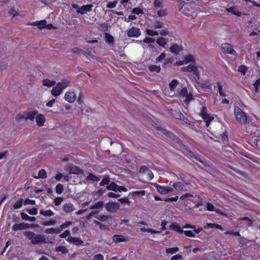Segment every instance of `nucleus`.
I'll use <instances>...</instances> for the list:
<instances>
[{"mask_svg": "<svg viewBox=\"0 0 260 260\" xmlns=\"http://www.w3.org/2000/svg\"><path fill=\"white\" fill-rule=\"evenodd\" d=\"M24 235L30 240L32 244L37 245L46 243V238L43 235L35 234L32 231H25Z\"/></svg>", "mask_w": 260, "mask_h": 260, "instance_id": "obj_1", "label": "nucleus"}, {"mask_svg": "<svg viewBox=\"0 0 260 260\" xmlns=\"http://www.w3.org/2000/svg\"><path fill=\"white\" fill-rule=\"evenodd\" d=\"M70 83V82L66 79L62 80L53 87L51 94L55 97H57L62 93L64 89L69 86Z\"/></svg>", "mask_w": 260, "mask_h": 260, "instance_id": "obj_2", "label": "nucleus"}, {"mask_svg": "<svg viewBox=\"0 0 260 260\" xmlns=\"http://www.w3.org/2000/svg\"><path fill=\"white\" fill-rule=\"evenodd\" d=\"M234 114L236 120L241 124H246L247 122V115L241 108L235 107Z\"/></svg>", "mask_w": 260, "mask_h": 260, "instance_id": "obj_3", "label": "nucleus"}, {"mask_svg": "<svg viewBox=\"0 0 260 260\" xmlns=\"http://www.w3.org/2000/svg\"><path fill=\"white\" fill-rule=\"evenodd\" d=\"M181 71L184 72H192L197 79L200 78V72L198 68L193 64H190L186 67H182Z\"/></svg>", "mask_w": 260, "mask_h": 260, "instance_id": "obj_4", "label": "nucleus"}, {"mask_svg": "<svg viewBox=\"0 0 260 260\" xmlns=\"http://www.w3.org/2000/svg\"><path fill=\"white\" fill-rule=\"evenodd\" d=\"M161 132L166 137L170 138L171 140L174 141L179 145H183L182 141L178 137L166 128H164L163 129H162Z\"/></svg>", "mask_w": 260, "mask_h": 260, "instance_id": "obj_5", "label": "nucleus"}, {"mask_svg": "<svg viewBox=\"0 0 260 260\" xmlns=\"http://www.w3.org/2000/svg\"><path fill=\"white\" fill-rule=\"evenodd\" d=\"M221 50L223 53L236 56L237 53L233 49L231 44L229 43H222L221 45Z\"/></svg>", "mask_w": 260, "mask_h": 260, "instance_id": "obj_6", "label": "nucleus"}, {"mask_svg": "<svg viewBox=\"0 0 260 260\" xmlns=\"http://www.w3.org/2000/svg\"><path fill=\"white\" fill-rule=\"evenodd\" d=\"M38 225L29 224L26 223L22 222L20 223L14 224L12 228V230L13 231H17L19 230H23L29 229L30 227L35 228L37 227Z\"/></svg>", "mask_w": 260, "mask_h": 260, "instance_id": "obj_7", "label": "nucleus"}, {"mask_svg": "<svg viewBox=\"0 0 260 260\" xmlns=\"http://www.w3.org/2000/svg\"><path fill=\"white\" fill-rule=\"evenodd\" d=\"M141 34L140 29L136 27H132L127 31V35L130 38H138Z\"/></svg>", "mask_w": 260, "mask_h": 260, "instance_id": "obj_8", "label": "nucleus"}, {"mask_svg": "<svg viewBox=\"0 0 260 260\" xmlns=\"http://www.w3.org/2000/svg\"><path fill=\"white\" fill-rule=\"evenodd\" d=\"M155 187L157 191L161 194H166L168 193L172 192L173 189L169 186H163L156 184Z\"/></svg>", "mask_w": 260, "mask_h": 260, "instance_id": "obj_9", "label": "nucleus"}, {"mask_svg": "<svg viewBox=\"0 0 260 260\" xmlns=\"http://www.w3.org/2000/svg\"><path fill=\"white\" fill-rule=\"evenodd\" d=\"M68 171L70 174L79 175L83 173V171L79 167L70 165L67 168Z\"/></svg>", "mask_w": 260, "mask_h": 260, "instance_id": "obj_10", "label": "nucleus"}, {"mask_svg": "<svg viewBox=\"0 0 260 260\" xmlns=\"http://www.w3.org/2000/svg\"><path fill=\"white\" fill-rule=\"evenodd\" d=\"M76 98V94L73 91H68L64 94V99L70 103H74Z\"/></svg>", "mask_w": 260, "mask_h": 260, "instance_id": "obj_11", "label": "nucleus"}, {"mask_svg": "<svg viewBox=\"0 0 260 260\" xmlns=\"http://www.w3.org/2000/svg\"><path fill=\"white\" fill-rule=\"evenodd\" d=\"M106 210L110 212H114L118 208V205L116 202H109L105 205Z\"/></svg>", "mask_w": 260, "mask_h": 260, "instance_id": "obj_12", "label": "nucleus"}, {"mask_svg": "<svg viewBox=\"0 0 260 260\" xmlns=\"http://www.w3.org/2000/svg\"><path fill=\"white\" fill-rule=\"evenodd\" d=\"M170 51L172 53L175 55H178L182 51V47L176 43L173 44L170 48Z\"/></svg>", "mask_w": 260, "mask_h": 260, "instance_id": "obj_13", "label": "nucleus"}, {"mask_svg": "<svg viewBox=\"0 0 260 260\" xmlns=\"http://www.w3.org/2000/svg\"><path fill=\"white\" fill-rule=\"evenodd\" d=\"M35 118L37 124L39 126H42L44 125L46 121V118L43 114L38 113Z\"/></svg>", "mask_w": 260, "mask_h": 260, "instance_id": "obj_14", "label": "nucleus"}, {"mask_svg": "<svg viewBox=\"0 0 260 260\" xmlns=\"http://www.w3.org/2000/svg\"><path fill=\"white\" fill-rule=\"evenodd\" d=\"M93 6L92 4H88L83 5L81 7L80 10H78L77 12L81 14L86 13L87 12H90L92 10Z\"/></svg>", "mask_w": 260, "mask_h": 260, "instance_id": "obj_15", "label": "nucleus"}, {"mask_svg": "<svg viewBox=\"0 0 260 260\" xmlns=\"http://www.w3.org/2000/svg\"><path fill=\"white\" fill-rule=\"evenodd\" d=\"M66 240L69 243L74 244L76 246H79L83 243V241L80 239L71 236L68 237Z\"/></svg>", "mask_w": 260, "mask_h": 260, "instance_id": "obj_16", "label": "nucleus"}, {"mask_svg": "<svg viewBox=\"0 0 260 260\" xmlns=\"http://www.w3.org/2000/svg\"><path fill=\"white\" fill-rule=\"evenodd\" d=\"M169 228L171 230L177 232L180 234H182L183 232L180 225L177 222H172L170 224Z\"/></svg>", "mask_w": 260, "mask_h": 260, "instance_id": "obj_17", "label": "nucleus"}, {"mask_svg": "<svg viewBox=\"0 0 260 260\" xmlns=\"http://www.w3.org/2000/svg\"><path fill=\"white\" fill-rule=\"evenodd\" d=\"M105 40L106 42L111 46L114 44V38L113 36L107 32L105 33Z\"/></svg>", "mask_w": 260, "mask_h": 260, "instance_id": "obj_18", "label": "nucleus"}, {"mask_svg": "<svg viewBox=\"0 0 260 260\" xmlns=\"http://www.w3.org/2000/svg\"><path fill=\"white\" fill-rule=\"evenodd\" d=\"M62 209L66 213H70L75 209L74 206L71 203H67L63 204Z\"/></svg>", "mask_w": 260, "mask_h": 260, "instance_id": "obj_19", "label": "nucleus"}, {"mask_svg": "<svg viewBox=\"0 0 260 260\" xmlns=\"http://www.w3.org/2000/svg\"><path fill=\"white\" fill-rule=\"evenodd\" d=\"M38 111L37 110H34L31 112H27L26 113L25 119L26 120H30L31 121H34L36 116L38 114Z\"/></svg>", "mask_w": 260, "mask_h": 260, "instance_id": "obj_20", "label": "nucleus"}, {"mask_svg": "<svg viewBox=\"0 0 260 260\" xmlns=\"http://www.w3.org/2000/svg\"><path fill=\"white\" fill-rule=\"evenodd\" d=\"M113 240L116 243L120 242H127L128 239L123 235H115L113 237Z\"/></svg>", "mask_w": 260, "mask_h": 260, "instance_id": "obj_21", "label": "nucleus"}, {"mask_svg": "<svg viewBox=\"0 0 260 260\" xmlns=\"http://www.w3.org/2000/svg\"><path fill=\"white\" fill-rule=\"evenodd\" d=\"M204 229H216L220 230H223V229L221 225L214 223H207L204 226Z\"/></svg>", "mask_w": 260, "mask_h": 260, "instance_id": "obj_22", "label": "nucleus"}, {"mask_svg": "<svg viewBox=\"0 0 260 260\" xmlns=\"http://www.w3.org/2000/svg\"><path fill=\"white\" fill-rule=\"evenodd\" d=\"M32 176L35 179H39V178L45 179L47 178V173H46V171H45V170L42 169H41L39 171L38 176L34 175Z\"/></svg>", "mask_w": 260, "mask_h": 260, "instance_id": "obj_23", "label": "nucleus"}, {"mask_svg": "<svg viewBox=\"0 0 260 260\" xmlns=\"http://www.w3.org/2000/svg\"><path fill=\"white\" fill-rule=\"evenodd\" d=\"M201 117L205 122L207 127L209 126L210 122L214 119V117L210 116L209 114L203 115Z\"/></svg>", "mask_w": 260, "mask_h": 260, "instance_id": "obj_24", "label": "nucleus"}, {"mask_svg": "<svg viewBox=\"0 0 260 260\" xmlns=\"http://www.w3.org/2000/svg\"><path fill=\"white\" fill-rule=\"evenodd\" d=\"M20 215L22 219L26 221L34 222L36 220V218L35 217L29 216L24 212H21L20 213Z\"/></svg>", "mask_w": 260, "mask_h": 260, "instance_id": "obj_25", "label": "nucleus"}, {"mask_svg": "<svg viewBox=\"0 0 260 260\" xmlns=\"http://www.w3.org/2000/svg\"><path fill=\"white\" fill-rule=\"evenodd\" d=\"M168 40L165 38L160 37L156 40V43L160 46L165 47L167 44Z\"/></svg>", "mask_w": 260, "mask_h": 260, "instance_id": "obj_26", "label": "nucleus"}, {"mask_svg": "<svg viewBox=\"0 0 260 260\" xmlns=\"http://www.w3.org/2000/svg\"><path fill=\"white\" fill-rule=\"evenodd\" d=\"M146 194V191L145 190H140V191H134L129 192L128 196H130L131 195L132 196V197H134L135 196L137 197H142L144 196Z\"/></svg>", "mask_w": 260, "mask_h": 260, "instance_id": "obj_27", "label": "nucleus"}, {"mask_svg": "<svg viewBox=\"0 0 260 260\" xmlns=\"http://www.w3.org/2000/svg\"><path fill=\"white\" fill-rule=\"evenodd\" d=\"M104 206V204L103 201H98L94 205L90 206L89 209L91 210L102 209Z\"/></svg>", "mask_w": 260, "mask_h": 260, "instance_id": "obj_28", "label": "nucleus"}, {"mask_svg": "<svg viewBox=\"0 0 260 260\" xmlns=\"http://www.w3.org/2000/svg\"><path fill=\"white\" fill-rule=\"evenodd\" d=\"M45 233L47 234H53L54 233L59 234L61 233V230H59V228L54 229L51 228L46 229Z\"/></svg>", "mask_w": 260, "mask_h": 260, "instance_id": "obj_29", "label": "nucleus"}, {"mask_svg": "<svg viewBox=\"0 0 260 260\" xmlns=\"http://www.w3.org/2000/svg\"><path fill=\"white\" fill-rule=\"evenodd\" d=\"M55 81L53 80H50L48 79H45L43 81V85L44 86L51 87L55 85Z\"/></svg>", "mask_w": 260, "mask_h": 260, "instance_id": "obj_30", "label": "nucleus"}, {"mask_svg": "<svg viewBox=\"0 0 260 260\" xmlns=\"http://www.w3.org/2000/svg\"><path fill=\"white\" fill-rule=\"evenodd\" d=\"M40 214L44 216L50 217L54 215V212L51 210H41L40 211Z\"/></svg>", "mask_w": 260, "mask_h": 260, "instance_id": "obj_31", "label": "nucleus"}, {"mask_svg": "<svg viewBox=\"0 0 260 260\" xmlns=\"http://www.w3.org/2000/svg\"><path fill=\"white\" fill-rule=\"evenodd\" d=\"M118 186V185L116 183H115L114 182H112L106 186V188L109 190L117 191Z\"/></svg>", "mask_w": 260, "mask_h": 260, "instance_id": "obj_32", "label": "nucleus"}, {"mask_svg": "<svg viewBox=\"0 0 260 260\" xmlns=\"http://www.w3.org/2000/svg\"><path fill=\"white\" fill-rule=\"evenodd\" d=\"M228 167L232 169V170H233L234 171H235V172H236L237 173L242 175V176L244 177H246L247 176V173L243 171H241V170H240L230 165H229L228 166Z\"/></svg>", "mask_w": 260, "mask_h": 260, "instance_id": "obj_33", "label": "nucleus"}, {"mask_svg": "<svg viewBox=\"0 0 260 260\" xmlns=\"http://www.w3.org/2000/svg\"><path fill=\"white\" fill-rule=\"evenodd\" d=\"M86 180H89V181L98 182L100 180V178L99 177L94 175L93 174L90 173L87 176Z\"/></svg>", "mask_w": 260, "mask_h": 260, "instance_id": "obj_34", "label": "nucleus"}, {"mask_svg": "<svg viewBox=\"0 0 260 260\" xmlns=\"http://www.w3.org/2000/svg\"><path fill=\"white\" fill-rule=\"evenodd\" d=\"M94 217L98 219L99 221L104 222L107 220L108 219L111 218V216L106 215H96L94 216Z\"/></svg>", "mask_w": 260, "mask_h": 260, "instance_id": "obj_35", "label": "nucleus"}, {"mask_svg": "<svg viewBox=\"0 0 260 260\" xmlns=\"http://www.w3.org/2000/svg\"><path fill=\"white\" fill-rule=\"evenodd\" d=\"M148 69L150 72H155L157 73H159L161 70L160 66L157 65L149 66Z\"/></svg>", "mask_w": 260, "mask_h": 260, "instance_id": "obj_36", "label": "nucleus"}, {"mask_svg": "<svg viewBox=\"0 0 260 260\" xmlns=\"http://www.w3.org/2000/svg\"><path fill=\"white\" fill-rule=\"evenodd\" d=\"M23 203V199L22 198H21L17 201L16 203L14 204L13 205V208L14 209H20Z\"/></svg>", "mask_w": 260, "mask_h": 260, "instance_id": "obj_37", "label": "nucleus"}, {"mask_svg": "<svg viewBox=\"0 0 260 260\" xmlns=\"http://www.w3.org/2000/svg\"><path fill=\"white\" fill-rule=\"evenodd\" d=\"M56 252H61L62 254H66L68 252V249L64 246H59L56 247Z\"/></svg>", "mask_w": 260, "mask_h": 260, "instance_id": "obj_38", "label": "nucleus"}, {"mask_svg": "<svg viewBox=\"0 0 260 260\" xmlns=\"http://www.w3.org/2000/svg\"><path fill=\"white\" fill-rule=\"evenodd\" d=\"M248 68L244 65H240L238 68V71L241 73L244 76L246 75Z\"/></svg>", "mask_w": 260, "mask_h": 260, "instance_id": "obj_39", "label": "nucleus"}, {"mask_svg": "<svg viewBox=\"0 0 260 260\" xmlns=\"http://www.w3.org/2000/svg\"><path fill=\"white\" fill-rule=\"evenodd\" d=\"M173 187L176 190H181L183 189L184 185L180 182H176L173 183Z\"/></svg>", "mask_w": 260, "mask_h": 260, "instance_id": "obj_40", "label": "nucleus"}, {"mask_svg": "<svg viewBox=\"0 0 260 260\" xmlns=\"http://www.w3.org/2000/svg\"><path fill=\"white\" fill-rule=\"evenodd\" d=\"M201 105L202 106V109L201 111V116L205 115L207 114V109L206 106V104L204 101H201L200 102Z\"/></svg>", "mask_w": 260, "mask_h": 260, "instance_id": "obj_41", "label": "nucleus"}, {"mask_svg": "<svg viewBox=\"0 0 260 260\" xmlns=\"http://www.w3.org/2000/svg\"><path fill=\"white\" fill-rule=\"evenodd\" d=\"M36 23H37V26L39 29H42L45 28L46 23V20H42L41 21H36Z\"/></svg>", "mask_w": 260, "mask_h": 260, "instance_id": "obj_42", "label": "nucleus"}, {"mask_svg": "<svg viewBox=\"0 0 260 260\" xmlns=\"http://www.w3.org/2000/svg\"><path fill=\"white\" fill-rule=\"evenodd\" d=\"M55 191L58 194H60L63 191V185L62 184H57L55 187Z\"/></svg>", "mask_w": 260, "mask_h": 260, "instance_id": "obj_43", "label": "nucleus"}, {"mask_svg": "<svg viewBox=\"0 0 260 260\" xmlns=\"http://www.w3.org/2000/svg\"><path fill=\"white\" fill-rule=\"evenodd\" d=\"M253 143L256 147L260 150V136H255L253 140Z\"/></svg>", "mask_w": 260, "mask_h": 260, "instance_id": "obj_44", "label": "nucleus"}, {"mask_svg": "<svg viewBox=\"0 0 260 260\" xmlns=\"http://www.w3.org/2000/svg\"><path fill=\"white\" fill-rule=\"evenodd\" d=\"M154 29L161 28L163 27V23L159 20H156L153 24Z\"/></svg>", "mask_w": 260, "mask_h": 260, "instance_id": "obj_45", "label": "nucleus"}, {"mask_svg": "<svg viewBox=\"0 0 260 260\" xmlns=\"http://www.w3.org/2000/svg\"><path fill=\"white\" fill-rule=\"evenodd\" d=\"M178 84V81L176 79H173L169 84V87L171 90H174Z\"/></svg>", "mask_w": 260, "mask_h": 260, "instance_id": "obj_46", "label": "nucleus"}, {"mask_svg": "<svg viewBox=\"0 0 260 260\" xmlns=\"http://www.w3.org/2000/svg\"><path fill=\"white\" fill-rule=\"evenodd\" d=\"M166 252L168 254H174L179 251V248L177 247H172V248H167Z\"/></svg>", "mask_w": 260, "mask_h": 260, "instance_id": "obj_47", "label": "nucleus"}, {"mask_svg": "<svg viewBox=\"0 0 260 260\" xmlns=\"http://www.w3.org/2000/svg\"><path fill=\"white\" fill-rule=\"evenodd\" d=\"M225 235H229L236 237H240L241 236L239 231L234 232L233 231H227L224 233Z\"/></svg>", "mask_w": 260, "mask_h": 260, "instance_id": "obj_48", "label": "nucleus"}, {"mask_svg": "<svg viewBox=\"0 0 260 260\" xmlns=\"http://www.w3.org/2000/svg\"><path fill=\"white\" fill-rule=\"evenodd\" d=\"M185 62L186 63H189V62H195L194 58H193V56L191 54H189L187 56H185Z\"/></svg>", "mask_w": 260, "mask_h": 260, "instance_id": "obj_49", "label": "nucleus"}, {"mask_svg": "<svg viewBox=\"0 0 260 260\" xmlns=\"http://www.w3.org/2000/svg\"><path fill=\"white\" fill-rule=\"evenodd\" d=\"M132 13L137 15L142 14L144 13L143 10L139 7L134 8L132 10Z\"/></svg>", "mask_w": 260, "mask_h": 260, "instance_id": "obj_50", "label": "nucleus"}, {"mask_svg": "<svg viewBox=\"0 0 260 260\" xmlns=\"http://www.w3.org/2000/svg\"><path fill=\"white\" fill-rule=\"evenodd\" d=\"M240 220L247 221L248 226H253V221L248 217H243L239 218Z\"/></svg>", "mask_w": 260, "mask_h": 260, "instance_id": "obj_51", "label": "nucleus"}, {"mask_svg": "<svg viewBox=\"0 0 260 260\" xmlns=\"http://www.w3.org/2000/svg\"><path fill=\"white\" fill-rule=\"evenodd\" d=\"M255 93H257L258 91V87L260 86V78H258L253 84Z\"/></svg>", "mask_w": 260, "mask_h": 260, "instance_id": "obj_52", "label": "nucleus"}, {"mask_svg": "<svg viewBox=\"0 0 260 260\" xmlns=\"http://www.w3.org/2000/svg\"><path fill=\"white\" fill-rule=\"evenodd\" d=\"M56 221L55 220L51 219L49 221H43L41 223V224L45 225V226H50V225H52L55 224L56 223Z\"/></svg>", "mask_w": 260, "mask_h": 260, "instance_id": "obj_53", "label": "nucleus"}, {"mask_svg": "<svg viewBox=\"0 0 260 260\" xmlns=\"http://www.w3.org/2000/svg\"><path fill=\"white\" fill-rule=\"evenodd\" d=\"M183 233H184L186 236L188 237L194 238L196 237L195 234L190 230L183 231Z\"/></svg>", "mask_w": 260, "mask_h": 260, "instance_id": "obj_54", "label": "nucleus"}, {"mask_svg": "<svg viewBox=\"0 0 260 260\" xmlns=\"http://www.w3.org/2000/svg\"><path fill=\"white\" fill-rule=\"evenodd\" d=\"M117 4V1H110L107 3L106 5V7L108 8H115L116 6V5Z\"/></svg>", "mask_w": 260, "mask_h": 260, "instance_id": "obj_55", "label": "nucleus"}, {"mask_svg": "<svg viewBox=\"0 0 260 260\" xmlns=\"http://www.w3.org/2000/svg\"><path fill=\"white\" fill-rule=\"evenodd\" d=\"M188 93L186 87L183 88L179 92V95L181 97H185Z\"/></svg>", "mask_w": 260, "mask_h": 260, "instance_id": "obj_56", "label": "nucleus"}, {"mask_svg": "<svg viewBox=\"0 0 260 260\" xmlns=\"http://www.w3.org/2000/svg\"><path fill=\"white\" fill-rule=\"evenodd\" d=\"M168 13L166 9H160L157 11V15L159 17H162L167 16Z\"/></svg>", "mask_w": 260, "mask_h": 260, "instance_id": "obj_57", "label": "nucleus"}, {"mask_svg": "<svg viewBox=\"0 0 260 260\" xmlns=\"http://www.w3.org/2000/svg\"><path fill=\"white\" fill-rule=\"evenodd\" d=\"M110 179L109 177L104 178L100 183V186H104L105 185H109L110 183Z\"/></svg>", "mask_w": 260, "mask_h": 260, "instance_id": "obj_58", "label": "nucleus"}, {"mask_svg": "<svg viewBox=\"0 0 260 260\" xmlns=\"http://www.w3.org/2000/svg\"><path fill=\"white\" fill-rule=\"evenodd\" d=\"M185 100L184 102L186 104H188L191 101L193 100V96L191 93H188L187 96H185Z\"/></svg>", "mask_w": 260, "mask_h": 260, "instance_id": "obj_59", "label": "nucleus"}, {"mask_svg": "<svg viewBox=\"0 0 260 260\" xmlns=\"http://www.w3.org/2000/svg\"><path fill=\"white\" fill-rule=\"evenodd\" d=\"M23 204L24 205H34L36 204V201L34 200H30L28 198L23 201Z\"/></svg>", "mask_w": 260, "mask_h": 260, "instance_id": "obj_60", "label": "nucleus"}, {"mask_svg": "<svg viewBox=\"0 0 260 260\" xmlns=\"http://www.w3.org/2000/svg\"><path fill=\"white\" fill-rule=\"evenodd\" d=\"M153 6L155 8H162L163 7L162 0H154Z\"/></svg>", "mask_w": 260, "mask_h": 260, "instance_id": "obj_61", "label": "nucleus"}, {"mask_svg": "<svg viewBox=\"0 0 260 260\" xmlns=\"http://www.w3.org/2000/svg\"><path fill=\"white\" fill-rule=\"evenodd\" d=\"M146 32L148 35L150 36L158 35V32L157 31L150 29H147L146 30Z\"/></svg>", "mask_w": 260, "mask_h": 260, "instance_id": "obj_62", "label": "nucleus"}, {"mask_svg": "<svg viewBox=\"0 0 260 260\" xmlns=\"http://www.w3.org/2000/svg\"><path fill=\"white\" fill-rule=\"evenodd\" d=\"M72 223H73V222L72 221H66L64 223H63L62 224H61L60 225L59 229V230H61V232L63 229H64L67 228L68 226H70Z\"/></svg>", "mask_w": 260, "mask_h": 260, "instance_id": "obj_63", "label": "nucleus"}, {"mask_svg": "<svg viewBox=\"0 0 260 260\" xmlns=\"http://www.w3.org/2000/svg\"><path fill=\"white\" fill-rule=\"evenodd\" d=\"M26 211L28 214L32 215H36L38 213V209L35 207H33L31 209H26Z\"/></svg>", "mask_w": 260, "mask_h": 260, "instance_id": "obj_64", "label": "nucleus"}]
</instances>
